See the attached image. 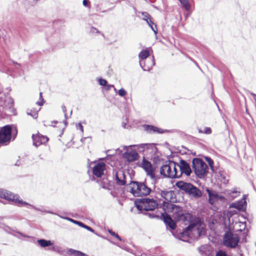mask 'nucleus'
Returning a JSON list of instances; mask_svg holds the SVG:
<instances>
[{"label":"nucleus","instance_id":"9d476101","mask_svg":"<svg viewBox=\"0 0 256 256\" xmlns=\"http://www.w3.org/2000/svg\"><path fill=\"white\" fill-rule=\"evenodd\" d=\"M16 131V128L10 125L5 126L0 128V143L7 144L12 138V134Z\"/></svg>","mask_w":256,"mask_h":256},{"label":"nucleus","instance_id":"cd10ccee","mask_svg":"<svg viewBox=\"0 0 256 256\" xmlns=\"http://www.w3.org/2000/svg\"><path fill=\"white\" fill-rule=\"evenodd\" d=\"M181 4L186 9L188 10L190 6L188 3V0H178Z\"/></svg>","mask_w":256,"mask_h":256},{"label":"nucleus","instance_id":"39448f33","mask_svg":"<svg viewBox=\"0 0 256 256\" xmlns=\"http://www.w3.org/2000/svg\"><path fill=\"white\" fill-rule=\"evenodd\" d=\"M128 190L134 196H140L148 194L150 190L142 183L131 182L128 186Z\"/></svg>","mask_w":256,"mask_h":256},{"label":"nucleus","instance_id":"5701e85b","mask_svg":"<svg viewBox=\"0 0 256 256\" xmlns=\"http://www.w3.org/2000/svg\"><path fill=\"white\" fill-rule=\"evenodd\" d=\"M144 128L148 132H162V131L160 130L157 128L154 127L152 126L145 125L144 126Z\"/></svg>","mask_w":256,"mask_h":256},{"label":"nucleus","instance_id":"bb28decb","mask_svg":"<svg viewBox=\"0 0 256 256\" xmlns=\"http://www.w3.org/2000/svg\"><path fill=\"white\" fill-rule=\"evenodd\" d=\"M212 132L211 129L208 127H205L203 129L199 130V132L206 134H210Z\"/></svg>","mask_w":256,"mask_h":256},{"label":"nucleus","instance_id":"423d86ee","mask_svg":"<svg viewBox=\"0 0 256 256\" xmlns=\"http://www.w3.org/2000/svg\"><path fill=\"white\" fill-rule=\"evenodd\" d=\"M192 168L195 174L200 178H203L208 172L206 164L202 160L195 158L192 160Z\"/></svg>","mask_w":256,"mask_h":256},{"label":"nucleus","instance_id":"dca6fc26","mask_svg":"<svg viewBox=\"0 0 256 256\" xmlns=\"http://www.w3.org/2000/svg\"><path fill=\"white\" fill-rule=\"evenodd\" d=\"M34 144L36 146L45 144L48 142V138L38 133L32 136Z\"/></svg>","mask_w":256,"mask_h":256},{"label":"nucleus","instance_id":"4468645a","mask_svg":"<svg viewBox=\"0 0 256 256\" xmlns=\"http://www.w3.org/2000/svg\"><path fill=\"white\" fill-rule=\"evenodd\" d=\"M206 191L209 196V200L211 204H216L223 202L224 198L214 192H211L210 190L207 189Z\"/></svg>","mask_w":256,"mask_h":256},{"label":"nucleus","instance_id":"7ed1b4c3","mask_svg":"<svg viewBox=\"0 0 256 256\" xmlns=\"http://www.w3.org/2000/svg\"><path fill=\"white\" fill-rule=\"evenodd\" d=\"M229 230L238 234L240 237H242V240H244L248 232L246 219L242 216H238L230 226Z\"/></svg>","mask_w":256,"mask_h":256},{"label":"nucleus","instance_id":"a878e982","mask_svg":"<svg viewBox=\"0 0 256 256\" xmlns=\"http://www.w3.org/2000/svg\"><path fill=\"white\" fill-rule=\"evenodd\" d=\"M150 55L148 50H144L141 51L139 54V57L141 59H144L148 58Z\"/></svg>","mask_w":256,"mask_h":256},{"label":"nucleus","instance_id":"b1692460","mask_svg":"<svg viewBox=\"0 0 256 256\" xmlns=\"http://www.w3.org/2000/svg\"><path fill=\"white\" fill-rule=\"evenodd\" d=\"M38 242L40 245L42 247L48 246L53 244L50 240H38Z\"/></svg>","mask_w":256,"mask_h":256},{"label":"nucleus","instance_id":"58836bf2","mask_svg":"<svg viewBox=\"0 0 256 256\" xmlns=\"http://www.w3.org/2000/svg\"><path fill=\"white\" fill-rule=\"evenodd\" d=\"M40 108H37L36 110V112L33 114H32L31 112L30 113H28V114H30L32 115V116H36V114H37V112H38V110H39Z\"/></svg>","mask_w":256,"mask_h":256},{"label":"nucleus","instance_id":"f704fd0d","mask_svg":"<svg viewBox=\"0 0 256 256\" xmlns=\"http://www.w3.org/2000/svg\"><path fill=\"white\" fill-rule=\"evenodd\" d=\"M84 228L86 229L87 230L92 232H94V230L90 228L89 226H86V225L84 224V226H83Z\"/></svg>","mask_w":256,"mask_h":256},{"label":"nucleus","instance_id":"f3484780","mask_svg":"<svg viewBox=\"0 0 256 256\" xmlns=\"http://www.w3.org/2000/svg\"><path fill=\"white\" fill-rule=\"evenodd\" d=\"M178 169L180 170L179 172H180V176L182 174H184L188 176L190 175L192 172L189 164L182 160L180 161V164H178Z\"/></svg>","mask_w":256,"mask_h":256},{"label":"nucleus","instance_id":"393cba45","mask_svg":"<svg viewBox=\"0 0 256 256\" xmlns=\"http://www.w3.org/2000/svg\"><path fill=\"white\" fill-rule=\"evenodd\" d=\"M68 254H74L76 256H85V254L82 252L75 250L72 249H70L68 251Z\"/></svg>","mask_w":256,"mask_h":256},{"label":"nucleus","instance_id":"1a4fd4ad","mask_svg":"<svg viewBox=\"0 0 256 256\" xmlns=\"http://www.w3.org/2000/svg\"><path fill=\"white\" fill-rule=\"evenodd\" d=\"M135 204L138 210H152L156 206V202L152 200L140 199L136 200Z\"/></svg>","mask_w":256,"mask_h":256},{"label":"nucleus","instance_id":"f257e3e1","mask_svg":"<svg viewBox=\"0 0 256 256\" xmlns=\"http://www.w3.org/2000/svg\"><path fill=\"white\" fill-rule=\"evenodd\" d=\"M163 208L168 212L172 213L174 219L183 221L186 225L188 224V226L180 234V238L181 240L188 241V238L196 239L204 234V225L200 220L197 218L193 217L190 214H184L179 206L172 204L166 203L163 205Z\"/></svg>","mask_w":256,"mask_h":256},{"label":"nucleus","instance_id":"412c9836","mask_svg":"<svg viewBox=\"0 0 256 256\" xmlns=\"http://www.w3.org/2000/svg\"><path fill=\"white\" fill-rule=\"evenodd\" d=\"M187 193L194 197H200L202 195L201 192L192 184V188H190Z\"/></svg>","mask_w":256,"mask_h":256},{"label":"nucleus","instance_id":"c756f323","mask_svg":"<svg viewBox=\"0 0 256 256\" xmlns=\"http://www.w3.org/2000/svg\"><path fill=\"white\" fill-rule=\"evenodd\" d=\"M153 65H154V62L153 60H152L150 66H144L143 68L145 70H149L152 68Z\"/></svg>","mask_w":256,"mask_h":256},{"label":"nucleus","instance_id":"6e6552de","mask_svg":"<svg viewBox=\"0 0 256 256\" xmlns=\"http://www.w3.org/2000/svg\"><path fill=\"white\" fill-rule=\"evenodd\" d=\"M240 238L242 237H240L238 234L229 230L224 236L223 242L228 247L235 248L238 246Z\"/></svg>","mask_w":256,"mask_h":256},{"label":"nucleus","instance_id":"9b49d317","mask_svg":"<svg viewBox=\"0 0 256 256\" xmlns=\"http://www.w3.org/2000/svg\"><path fill=\"white\" fill-rule=\"evenodd\" d=\"M246 202L243 198L239 202H235L230 205L228 210L226 212L228 217H230L237 214L238 211H244L246 208Z\"/></svg>","mask_w":256,"mask_h":256},{"label":"nucleus","instance_id":"2f4dec72","mask_svg":"<svg viewBox=\"0 0 256 256\" xmlns=\"http://www.w3.org/2000/svg\"><path fill=\"white\" fill-rule=\"evenodd\" d=\"M118 94L120 96H124L126 94V92L124 89L121 88L118 90Z\"/></svg>","mask_w":256,"mask_h":256},{"label":"nucleus","instance_id":"2eb2a0df","mask_svg":"<svg viewBox=\"0 0 256 256\" xmlns=\"http://www.w3.org/2000/svg\"><path fill=\"white\" fill-rule=\"evenodd\" d=\"M106 165L103 162L96 163L92 170L93 174L97 177H100L104 174Z\"/></svg>","mask_w":256,"mask_h":256},{"label":"nucleus","instance_id":"ea45409f","mask_svg":"<svg viewBox=\"0 0 256 256\" xmlns=\"http://www.w3.org/2000/svg\"><path fill=\"white\" fill-rule=\"evenodd\" d=\"M78 127H79V128H80V130L82 132L83 129H82V125L80 124H78Z\"/></svg>","mask_w":256,"mask_h":256},{"label":"nucleus","instance_id":"aec40b11","mask_svg":"<svg viewBox=\"0 0 256 256\" xmlns=\"http://www.w3.org/2000/svg\"><path fill=\"white\" fill-rule=\"evenodd\" d=\"M176 186L180 190L188 192L190 188H192V184L190 183H186L183 181H179L176 184Z\"/></svg>","mask_w":256,"mask_h":256},{"label":"nucleus","instance_id":"20e7f679","mask_svg":"<svg viewBox=\"0 0 256 256\" xmlns=\"http://www.w3.org/2000/svg\"><path fill=\"white\" fill-rule=\"evenodd\" d=\"M160 174L164 176L175 178L180 176V172L178 170V164L170 161L163 165L160 168Z\"/></svg>","mask_w":256,"mask_h":256},{"label":"nucleus","instance_id":"e433bc0d","mask_svg":"<svg viewBox=\"0 0 256 256\" xmlns=\"http://www.w3.org/2000/svg\"><path fill=\"white\" fill-rule=\"evenodd\" d=\"M117 182L118 184L120 185H124V182L123 181L120 180H118V178H116Z\"/></svg>","mask_w":256,"mask_h":256},{"label":"nucleus","instance_id":"4c0bfd02","mask_svg":"<svg viewBox=\"0 0 256 256\" xmlns=\"http://www.w3.org/2000/svg\"><path fill=\"white\" fill-rule=\"evenodd\" d=\"M110 233L112 235L114 236L115 237H116V238H118L120 240L119 236H118V234H116L114 232H112L111 231H109Z\"/></svg>","mask_w":256,"mask_h":256},{"label":"nucleus","instance_id":"a19ab883","mask_svg":"<svg viewBox=\"0 0 256 256\" xmlns=\"http://www.w3.org/2000/svg\"><path fill=\"white\" fill-rule=\"evenodd\" d=\"M88 1L86 0H83V4L84 6H86Z\"/></svg>","mask_w":256,"mask_h":256},{"label":"nucleus","instance_id":"6ab92c4d","mask_svg":"<svg viewBox=\"0 0 256 256\" xmlns=\"http://www.w3.org/2000/svg\"><path fill=\"white\" fill-rule=\"evenodd\" d=\"M162 216L163 218L164 222L172 230H174L176 225L174 222L172 218L168 216L166 214H162Z\"/></svg>","mask_w":256,"mask_h":256},{"label":"nucleus","instance_id":"f03ea898","mask_svg":"<svg viewBox=\"0 0 256 256\" xmlns=\"http://www.w3.org/2000/svg\"><path fill=\"white\" fill-rule=\"evenodd\" d=\"M154 146L148 144H141L140 145L124 146L123 149L126 152L123 154L124 158L129 162L138 160L139 158L138 152H144Z\"/></svg>","mask_w":256,"mask_h":256},{"label":"nucleus","instance_id":"f8f14e48","mask_svg":"<svg viewBox=\"0 0 256 256\" xmlns=\"http://www.w3.org/2000/svg\"><path fill=\"white\" fill-rule=\"evenodd\" d=\"M160 194L165 200V202H163L162 206L166 203L172 204L176 202V194L172 190H162Z\"/></svg>","mask_w":256,"mask_h":256},{"label":"nucleus","instance_id":"72a5a7b5","mask_svg":"<svg viewBox=\"0 0 256 256\" xmlns=\"http://www.w3.org/2000/svg\"><path fill=\"white\" fill-rule=\"evenodd\" d=\"M99 83L101 86H105L106 84V81L105 80L100 78L99 80Z\"/></svg>","mask_w":256,"mask_h":256},{"label":"nucleus","instance_id":"c85d7f7f","mask_svg":"<svg viewBox=\"0 0 256 256\" xmlns=\"http://www.w3.org/2000/svg\"><path fill=\"white\" fill-rule=\"evenodd\" d=\"M215 256H228L225 252L222 250H218Z\"/></svg>","mask_w":256,"mask_h":256},{"label":"nucleus","instance_id":"4be33fe9","mask_svg":"<svg viewBox=\"0 0 256 256\" xmlns=\"http://www.w3.org/2000/svg\"><path fill=\"white\" fill-rule=\"evenodd\" d=\"M142 14L144 16L143 19L146 20L147 22V24H148V26L150 27L152 30L154 32V34H156V31L154 30V28H153V26L152 25V22H151L150 20H149V16L147 14L142 13Z\"/></svg>","mask_w":256,"mask_h":256},{"label":"nucleus","instance_id":"37998d69","mask_svg":"<svg viewBox=\"0 0 256 256\" xmlns=\"http://www.w3.org/2000/svg\"><path fill=\"white\" fill-rule=\"evenodd\" d=\"M64 126H66V122H64Z\"/></svg>","mask_w":256,"mask_h":256},{"label":"nucleus","instance_id":"79ce46f5","mask_svg":"<svg viewBox=\"0 0 256 256\" xmlns=\"http://www.w3.org/2000/svg\"><path fill=\"white\" fill-rule=\"evenodd\" d=\"M54 123L55 124V123H56V122H52V126H55V125L54 124Z\"/></svg>","mask_w":256,"mask_h":256},{"label":"nucleus","instance_id":"ddd939ff","mask_svg":"<svg viewBox=\"0 0 256 256\" xmlns=\"http://www.w3.org/2000/svg\"><path fill=\"white\" fill-rule=\"evenodd\" d=\"M141 167L146 173V174L151 177H154V168L152 166L150 162L143 157L142 162L140 164Z\"/></svg>","mask_w":256,"mask_h":256},{"label":"nucleus","instance_id":"473e14b6","mask_svg":"<svg viewBox=\"0 0 256 256\" xmlns=\"http://www.w3.org/2000/svg\"><path fill=\"white\" fill-rule=\"evenodd\" d=\"M206 161L208 162V163L210 167V168L213 170L214 168L212 166V162L210 158H206Z\"/></svg>","mask_w":256,"mask_h":256},{"label":"nucleus","instance_id":"c9c22d12","mask_svg":"<svg viewBox=\"0 0 256 256\" xmlns=\"http://www.w3.org/2000/svg\"><path fill=\"white\" fill-rule=\"evenodd\" d=\"M37 104L40 106H42L44 104L43 99L40 98V100L37 102Z\"/></svg>","mask_w":256,"mask_h":256},{"label":"nucleus","instance_id":"0eeeda50","mask_svg":"<svg viewBox=\"0 0 256 256\" xmlns=\"http://www.w3.org/2000/svg\"><path fill=\"white\" fill-rule=\"evenodd\" d=\"M0 197L9 201H12L20 206H30L21 199L18 196L6 190L0 188Z\"/></svg>","mask_w":256,"mask_h":256},{"label":"nucleus","instance_id":"7c9ffc66","mask_svg":"<svg viewBox=\"0 0 256 256\" xmlns=\"http://www.w3.org/2000/svg\"><path fill=\"white\" fill-rule=\"evenodd\" d=\"M70 222H72L74 224H76L78 226H80L81 227H83V226H84V224L82 223L81 222H78V221H76V220H73L72 219H70L69 220Z\"/></svg>","mask_w":256,"mask_h":256},{"label":"nucleus","instance_id":"a211bd4d","mask_svg":"<svg viewBox=\"0 0 256 256\" xmlns=\"http://www.w3.org/2000/svg\"><path fill=\"white\" fill-rule=\"evenodd\" d=\"M162 216L163 218L164 222L172 230H174L176 225L174 222L172 218L168 216L166 214H162Z\"/></svg>","mask_w":256,"mask_h":256}]
</instances>
